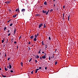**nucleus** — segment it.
I'll return each instance as SVG.
<instances>
[{"instance_id":"1","label":"nucleus","mask_w":78,"mask_h":78,"mask_svg":"<svg viewBox=\"0 0 78 78\" xmlns=\"http://www.w3.org/2000/svg\"><path fill=\"white\" fill-rule=\"evenodd\" d=\"M44 55H43L42 57V58L43 59H45L46 58V54H45V53H44Z\"/></svg>"},{"instance_id":"2","label":"nucleus","mask_w":78,"mask_h":78,"mask_svg":"<svg viewBox=\"0 0 78 78\" xmlns=\"http://www.w3.org/2000/svg\"><path fill=\"white\" fill-rule=\"evenodd\" d=\"M25 11V9H21V12H23H23Z\"/></svg>"},{"instance_id":"3","label":"nucleus","mask_w":78,"mask_h":78,"mask_svg":"<svg viewBox=\"0 0 78 78\" xmlns=\"http://www.w3.org/2000/svg\"><path fill=\"white\" fill-rule=\"evenodd\" d=\"M42 25H43V23H41L40 24V25H39V28H40L41 27H42Z\"/></svg>"},{"instance_id":"4","label":"nucleus","mask_w":78,"mask_h":78,"mask_svg":"<svg viewBox=\"0 0 78 78\" xmlns=\"http://www.w3.org/2000/svg\"><path fill=\"white\" fill-rule=\"evenodd\" d=\"M42 13H43V14H45V13H46V12H47V11L46 10H43L42 11Z\"/></svg>"},{"instance_id":"5","label":"nucleus","mask_w":78,"mask_h":78,"mask_svg":"<svg viewBox=\"0 0 78 78\" xmlns=\"http://www.w3.org/2000/svg\"><path fill=\"white\" fill-rule=\"evenodd\" d=\"M40 16L41 15H39V14H36L35 15V17H37V16L40 17Z\"/></svg>"},{"instance_id":"6","label":"nucleus","mask_w":78,"mask_h":78,"mask_svg":"<svg viewBox=\"0 0 78 78\" xmlns=\"http://www.w3.org/2000/svg\"><path fill=\"white\" fill-rule=\"evenodd\" d=\"M5 3H6V4H7V5L8 4H9L10 3L9 2L7 1L5 2Z\"/></svg>"},{"instance_id":"7","label":"nucleus","mask_w":78,"mask_h":78,"mask_svg":"<svg viewBox=\"0 0 78 78\" xmlns=\"http://www.w3.org/2000/svg\"><path fill=\"white\" fill-rule=\"evenodd\" d=\"M41 43H42V45H45V44H44V41H43Z\"/></svg>"},{"instance_id":"8","label":"nucleus","mask_w":78,"mask_h":78,"mask_svg":"<svg viewBox=\"0 0 78 78\" xmlns=\"http://www.w3.org/2000/svg\"><path fill=\"white\" fill-rule=\"evenodd\" d=\"M9 68L10 69H11L12 68V66H11V63H9Z\"/></svg>"},{"instance_id":"9","label":"nucleus","mask_w":78,"mask_h":78,"mask_svg":"<svg viewBox=\"0 0 78 78\" xmlns=\"http://www.w3.org/2000/svg\"><path fill=\"white\" fill-rule=\"evenodd\" d=\"M30 37V39H33V38H34V36H33V35H32Z\"/></svg>"},{"instance_id":"10","label":"nucleus","mask_w":78,"mask_h":78,"mask_svg":"<svg viewBox=\"0 0 78 78\" xmlns=\"http://www.w3.org/2000/svg\"><path fill=\"white\" fill-rule=\"evenodd\" d=\"M36 41H37V39H36V38H35L34 39V41H35V42H36Z\"/></svg>"},{"instance_id":"11","label":"nucleus","mask_w":78,"mask_h":78,"mask_svg":"<svg viewBox=\"0 0 78 78\" xmlns=\"http://www.w3.org/2000/svg\"><path fill=\"white\" fill-rule=\"evenodd\" d=\"M16 16H17V14H16L15 15L13 16L12 17H13V18H15V17H16Z\"/></svg>"},{"instance_id":"12","label":"nucleus","mask_w":78,"mask_h":78,"mask_svg":"<svg viewBox=\"0 0 78 78\" xmlns=\"http://www.w3.org/2000/svg\"><path fill=\"white\" fill-rule=\"evenodd\" d=\"M44 5H47V2H44Z\"/></svg>"},{"instance_id":"13","label":"nucleus","mask_w":78,"mask_h":78,"mask_svg":"<svg viewBox=\"0 0 78 78\" xmlns=\"http://www.w3.org/2000/svg\"><path fill=\"white\" fill-rule=\"evenodd\" d=\"M46 24L45 23L44 24V28H46Z\"/></svg>"},{"instance_id":"14","label":"nucleus","mask_w":78,"mask_h":78,"mask_svg":"<svg viewBox=\"0 0 78 78\" xmlns=\"http://www.w3.org/2000/svg\"><path fill=\"white\" fill-rule=\"evenodd\" d=\"M5 71H7L8 70V69L6 68V67H5Z\"/></svg>"},{"instance_id":"15","label":"nucleus","mask_w":78,"mask_h":78,"mask_svg":"<svg viewBox=\"0 0 78 78\" xmlns=\"http://www.w3.org/2000/svg\"><path fill=\"white\" fill-rule=\"evenodd\" d=\"M28 50H30V51H31V48H30L29 46H28Z\"/></svg>"},{"instance_id":"16","label":"nucleus","mask_w":78,"mask_h":78,"mask_svg":"<svg viewBox=\"0 0 78 78\" xmlns=\"http://www.w3.org/2000/svg\"><path fill=\"white\" fill-rule=\"evenodd\" d=\"M16 27L14 29V33H16Z\"/></svg>"},{"instance_id":"17","label":"nucleus","mask_w":78,"mask_h":78,"mask_svg":"<svg viewBox=\"0 0 78 78\" xmlns=\"http://www.w3.org/2000/svg\"><path fill=\"white\" fill-rule=\"evenodd\" d=\"M36 57H36V58L37 59H38V58H39V56L38 55H37Z\"/></svg>"},{"instance_id":"18","label":"nucleus","mask_w":78,"mask_h":78,"mask_svg":"<svg viewBox=\"0 0 78 78\" xmlns=\"http://www.w3.org/2000/svg\"><path fill=\"white\" fill-rule=\"evenodd\" d=\"M19 9H16V12H17V11H18L19 12Z\"/></svg>"},{"instance_id":"19","label":"nucleus","mask_w":78,"mask_h":78,"mask_svg":"<svg viewBox=\"0 0 78 78\" xmlns=\"http://www.w3.org/2000/svg\"><path fill=\"white\" fill-rule=\"evenodd\" d=\"M20 64L22 66H23V63L22 62H21Z\"/></svg>"},{"instance_id":"20","label":"nucleus","mask_w":78,"mask_h":78,"mask_svg":"<svg viewBox=\"0 0 78 78\" xmlns=\"http://www.w3.org/2000/svg\"><path fill=\"white\" fill-rule=\"evenodd\" d=\"M58 64V62H57V61L55 62V65H56V64Z\"/></svg>"},{"instance_id":"21","label":"nucleus","mask_w":78,"mask_h":78,"mask_svg":"<svg viewBox=\"0 0 78 78\" xmlns=\"http://www.w3.org/2000/svg\"><path fill=\"white\" fill-rule=\"evenodd\" d=\"M53 11V9H51V10H50V12H52Z\"/></svg>"},{"instance_id":"22","label":"nucleus","mask_w":78,"mask_h":78,"mask_svg":"<svg viewBox=\"0 0 78 78\" xmlns=\"http://www.w3.org/2000/svg\"><path fill=\"white\" fill-rule=\"evenodd\" d=\"M5 30H6V27H5L4 28V30L5 31Z\"/></svg>"},{"instance_id":"23","label":"nucleus","mask_w":78,"mask_h":78,"mask_svg":"<svg viewBox=\"0 0 78 78\" xmlns=\"http://www.w3.org/2000/svg\"><path fill=\"white\" fill-rule=\"evenodd\" d=\"M12 25H13V24L12 23H11V24L10 25V27L12 26Z\"/></svg>"},{"instance_id":"24","label":"nucleus","mask_w":78,"mask_h":78,"mask_svg":"<svg viewBox=\"0 0 78 78\" xmlns=\"http://www.w3.org/2000/svg\"><path fill=\"white\" fill-rule=\"evenodd\" d=\"M2 76L4 78H5L6 77V76H4L3 74L2 75Z\"/></svg>"},{"instance_id":"25","label":"nucleus","mask_w":78,"mask_h":78,"mask_svg":"<svg viewBox=\"0 0 78 78\" xmlns=\"http://www.w3.org/2000/svg\"><path fill=\"white\" fill-rule=\"evenodd\" d=\"M48 12H46V15H48Z\"/></svg>"},{"instance_id":"26","label":"nucleus","mask_w":78,"mask_h":78,"mask_svg":"<svg viewBox=\"0 0 78 78\" xmlns=\"http://www.w3.org/2000/svg\"><path fill=\"white\" fill-rule=\"evenodd\" d=\"M35 38H37V35H36V34L35 35Z\"/></svg>"},{"instance_id":"27","label":"nucleus","mask_w":78,"mask_h":78,"mask_svg":"<svg viewBox=\"0 0 78 78\" xmlns=\"http://www.w3.org/2000/svg\"><path fill=\"white\" fill-rule=\"evenodd\" d=\"M52 55H53L52 57H51V58H54V54H53Z\"/></svg>"},{"instance_id":"28","label":"nucleus","mask_w":78,"mask_h":78,"mask_svg":"<svg viewBox=\"0 0 78 78\" xmlns=\"http://www.w3.org/2000/svg\"><path fill=\"white\" fill-rule=\"evenodd\" d=\"M47 48V45L45 44V48Z\"/></svg>"},{"instance_id":"29","label":"nucleus","mask_w":78,"mask_h":78,"mask_svg":"<svg viewBox=\"0 0 78 78\" xmlns=\"http://www.w3.org/2000/svg\"><path fill=\"white\" fill-rule=\"evenodd\" d=\"M32 59V58H31L30 59V60L29 61V62H31V60Z\"/></svg>"},{"instance_id":"30","label":"nucleus","mask_w":78,"mask_h":78,"mask_svg":"<svg viewBox=\"0 0 78 78\" xmlns=\"http://www.w3.org/2000/svg\"><path fill=\"white\" fill-rule=\"evenodd\" d=\"M11 59V58H8V59H7L8 61H9V59Z\"/></svg>"},{"instance_id":"31","label":"nucleus","mask_w":78,"mask_h":78,"mask_svg":"<svg viewBox=\"0 0 78 78\" xmlns=\"http://www.w3.org/2000/svg\"><path fill=\"white\" fill-rule=\"evenodd\" d=\"M49 40H51V38L50 37H49Z\"/></svg>"},{"instance_id":"32","label":"nucleus","mask_w":78,"mask_h":78,"mask_svg":"<svg viewBox=\"0 0 78 78\" xmlns=\"http://www.w3.org/2000/svg\"><path fill=\"white\" fill-rule=\"evenodd\" d=\"M31 44V42H30V41H29L28 43V44Z\"/></svg>"},{"instance_id":"33","label":"nucleus","mask_w":78,"mask_h":78,"mask_svg":"<svg viewBox=\"0 0 78 78\" xmlns=\"http://www.w3.org/2000/svg\"><path fill=\"white\" fill-rule=\"evenodd\" d=\"M5 57H6V56H7V55H6V53H5Z\"/></svg>"},{"instance_id":"34","label":"nucleus","mask_w":78,"mask_h":78,"mask_svg":"<svg viewBox=\"0 0 78 78\" xmlns=\"http://www.w3.org/2000/svg\"><path fill=\"white\" fill-rule=\"evenodd\" d=\"M2 43H3L4 42V40H2Z\"/></svg>"},{"instance_id":"35","label":"nucleus","mask_w":78,"mask_h":78,"mask_svg":"<svg viewBox=\"0 0 78 78\" xmlns=\"http://www.w3.org/2000/svg\"><path fill=\"white\" fill-rule=\"evenodd\" d=\"M33 72H34V71H32V72H31V73L32 74H33Z\"/></svg>"},{"instance_id":"36","label":"nucleus","mask_w":78,"mask_h":78,"mask_svg":"<svg viewBox=\"0 0 78 78\" xmlns=\"http://www.w3.org/2000/svg\"><path fill=\"white\" fill-rule=\"evenodd\" d=\"M51 58V57L50 56H49V60H50V58Z\"/></svg>"},{"instance_id":"37","label":"nucleus","mask_w":78,"mask_h":78,"mask_svg":"<svg viewBox=\"0 0 78 78\" xmlns=\"http://www.w3.org/2000/svg\"><path fill=\"white\" fill-rule=\"evenodd\" d=\"M9 12H11V9H9Z\"/></svg>"},{"instance_id":"38","label":"nucleus","mask_w":78,"mask_h":78,"mask_svg":"<svg viewBox=\"0 0 78 78\" xmlns=\"http://www.w3.org/2000/svg\"><path fill=\"white\" fill-rule=\"evenodd\" d=\"M35 62H36V63H37V60H35Z\"/></svg>"},{"instance_id":"39","label":"nucleus","mask_w":78,"mask_h":78,"mask_svg":"<svg viewBox=\"0 0 78 78\" xmlns=\"http://www.w3.org/2000/svg\"><path fill=\"white\" fill-rule=\"evenodd\" d=\"M37 72V70H35V73H36Z\"/></svg>"},{"instance_id":"40","label":"nucleus","mask_w":78,"mask_h":78,"mask_svg":"<svg viewBox=\"0 0 78 78\" xmlns=\"http://www.w3.org/2000/svg\"><path fill=\"white\" fill-rule=\"evenodd\" d=\"M39 69H42V67H40L39 68Z\"/></svg>"},{"instance_id":"41","label":"nucleus","mask_w":78,"mask_h":78,"mask_svg":"<svg viewBox=\"0 0 78 78\" xmlns=\"http://www.w3.org/2000/svg\"><path fill=\"white\" fill-rule=\"evenodd\" d=\"M21 37H22L21 36H20L19 38V39H21Z\"/></svg>"},{"instance_id":"42","label":"nucleus","mask_w":78,"mask_h":78,"mask_svg":"<svg viewBox=\"0 0 78 78\" xmlns=\"http://www.w3.org/2000/svg\"><path fill=\"white\" fill-rule=\"evenodd\" d=\"M10 35H11V34H8V36H10Z\"/></svg>"},{"instance_id":"43","label":"nucleus","mask_w":78,"mask_h":78,"mask_svg":"<svg viewBox=\"0 0 78 78\" xmlns=\"http://www.w3.org/2000/svg\"><path fill=\"white\" fill-rule=\"evenodd\" d=\"M56 50H57V49H55V53H56Z\"/></svg>"},{"instance_id":"44","label":"nucleus","mask_w":78,"mask_h":78,"mask_svg":"<svg viewBox=\"0 0 78 78\" xmlns=\"http://www.w3.org/2000/svg\"><path fill=\"white\" fill-rule=\"evenodd\" d=\"M10 72H11V73H12V72H13V71H12V70H11V71H10Z\"/></svg>"},{"instance_id":"45","label":"nucleus","mask_w":78,"mask_h":78,"mask_svg":"<svg viewBox=\"0 0 78 78\" xmlns=\"http://www.w3.org/2000/svg\"><path fill=\"white\" fill-rule=\"evenodd\" d=\"M14 44H17V42H16V41H15V42H14Z\"/></svg>"},{"instance_id":"46","label":"nucleus","mask_w":78,"mask_h":78,"mask_svg":"<svg viewBox=\"0 0 78 78\" xmlns=\"http://www.w3.org/2000/svg\"><path fill=\"white\" fill-rule=\"evenodd\" d=\"M38 53H39V54H40V53H41V51H39V52H38Z\"/></svg>"},{"instance_id":"47","label":"nucleus","mask_w":78,"mask_h":78,"mask_svg":"<svg viewBox=\"0 0 78 78\" xmlns=\"http://www.w3.org/2000/svg\"><path fill=\"white\" fill-rule=\"evenodd\" d=\"M11 20H9V21L7 22L8 23V22H10V21H11Z\"/></svg>"},{"instance_id":"48","label":"nucleus","mask_w":78,"mask_h":78,"mask_svg":"<svg viewBox=\"0 0 78 78\" xmlns=\"http://www.w3.org/2000/svg\"><path fill=\"white\" fill-rule=\"evenodd\" d=\"M70 18V15H69L68 17V19H69Z\"/></svg>"},{"instance_id":"49","label":"nucleus","mask_w":78,"mask_h":78,"mask_svg":"<svg viewBox=\"0 0 78 78\" xmlns=\"http://www.w3.org/2000/svg\"><path fill=\"white\" fill-rule=\"evenodd\" d=\"M64 17V13H63V17Z\"/></svg>"},{"instance_id":"50","label":"nucleus","mask_w":78,"mask_h":78,"mask_svg":"<svg viewBox=\"0 0 78 78\" xmlns=\"http://www.w3.org/2000/svg\"><path fill=\"white\" fill-rule=\"evenodd\" d=\"M10 31V30H8V33H9V32Z\"/></svg>"},{"instance_id":"51","label":"nucleus","mask_w":78,"mask_h":78,"mask_svg":"<svg viewBox=\"0 0 78 78\" xmlns=\"http://www.w3.org/2000/svg\"><path fill=\"white\" fill-rule=\"evenodd\" d=\"M47 67H45V70H47Z\"/></svg>"},{"instance_id":"52","label":"nucleus","mask_w":78,"mask_h":78,"mask_svg":"<svg viewBox=\"0 0 78 78\" xmlns=\"http://www.w3.org/2000/svg\"><path fill=\"white\" fill-rule=\"evenodd\" d=\"M40 59H42V57H40Z\"/></svg>"},{"instance_id":"53","label":"nucleus","mask_w":78,"mask_h":78,"mask_svg":"<svg viewBox=\"0 0 78 78\" xmlns=\"http://www.w3.org/2000/svg\"><path fill=\"white\" fill-rule=\"evenodd\" d=\"M49 11H50V10H48L47 12H49Z\"/></svg>"},{"instance_id":"54","label":"nucleus","mask_w":78,"mask_h":78,"mask_svg":"<svg viewBox=\"0 0 78 78\" xmlns=\"http://www.w3.org/2000/svg\"><path fill=\"white\" fill-rule=\"evenodd\" d=\"M63 9H64V8H65V6H63Z\"/></svg>"},{"instance_id":"55","label":"nucleus","mask_w":78,"mask_h":78,"mask_svg":"<svg viewBox=\"0 0 78 78\" xmlns=\"http://www.w3.org/2000/svg\"><path fill=\"white\" fill-rule=\"evenodd\" d=\"M36 70L37 71V70H39V69H36Z\"/></svg>"},{"instance_id":"56","label":"nucleus","mask_w":78,"mask_h":78,"mask_svg":"<svg viewBox=\"0 0 78 78\" xmlns=\"http://www.w3.org/2000/svg\"><path fill=\"white\" fill-rule=\"evenodd\" d=\"M17 49H18V48H19V47H18V45L17 46Z\"/></svg>"},{"instance_id":"57","label":"nucleus","mask_w":78,"mask_h":78,"mask_svg":"<svg viewBox=\"0 0 78 78\" xmlns=\"http://www.w3.org/2000/svg\"><path fill=\"white\" fill-rule=\"evenodd\" d=\"M42 53H43V54H44V52H42Z\"/></svg>"},{"instance_id":"58","label":"nucleus","mask_w":78,"mask_h":78,"mask_svg":"<svg viewBox=\"0 0 78 78\" xmlns=\"http://www.w3.org/2000/svg\"><path fill=\"white\" fill-rule=\"evenodd\" d=\"M5 44H4L3 45V47H5Z\"/></svg>"},{"instance_id":"59","label":"nucleus","mask_w":78,"mask_h":78,"mask_svg":"<svg viewBox=\"0 0 78 78\" xmlns=\"http://www.w3.org/2000/svg\"><path fill=\"white\" fill-rule=\"evenodd\" d=\"M69 18H68V21H69Z\"/></svg>"},{"instance_id":"60","label":"nucleus","mask_w":78,"mask_h":78,"mask_svg":"<svg viewBox=\"0 0 78 78\" xmlns=\"http://www.w3.org/2000/svg\"><path fill=\"white\" fill-rule=\"evenodd\" d=\"M38 35H39V34L37 33V36H38Z\"/></svg>"},{"instance_id":"61","label":"nucleus","mask_w":78,"mask_h":78,"mask_svg":"<svg viewBox=\"0 0 78 78\" xmlns=\"http://www.w3.org/2000/svg\"><path fill=\"white\" fill-rule=\"evenodd\" d=\"M15 33H14H14L13 36H14V34H15Z\"/></svg>"},{"instance_id":"62","label":"nucleus","mask_w":78,"mask_h":78,"mask_svg":"<svg viewBox=\"0 0 78 78\" xmlns=\"http://www.w3.org/2000/svg\"><path fill=\"white\" fill-rule=\"evenodd\" d=\"M54 6H55V4H54Z\"/></svg>"},{"instance_id":"63","label":"nucleus","mask_w":78,"mask_h":78,"mask_svg":"<svg viewBox=\"0 0 78 78\" xmlns=\"http://www.w3.org/2000/svg\"><path fill=\"white\" fill-rule=\"evenodd\" d=\"M39 51H41V49H40V50Z\"/></svg>"},{"instance_id":"64","label":"nucleus","mask_w":78,"mask_h":78,"mask_svg":"<svg viewBox=\"0 0 78 78\" xmlns=\"http://www.w3.org/2000/svg\"><path fill=\"white\" fill-rule=\"evenodd\" d=\"M57 10H58V8H57Z\"/></svg>"}]
</instances>
